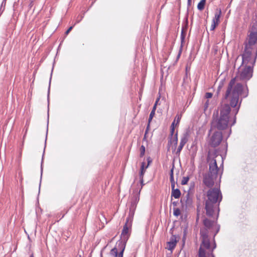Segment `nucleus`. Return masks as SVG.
<instances>
[{
  "label": "nucleus",
  "instance_id": "24",
  "mask_svg": "<svg viewBox=\"0 0 257 257\" xmlns=\"http://www.w3.org/2000/svg\"><path fill=\"white\" fill-rule=\"evenodd\" d=\"M209 105V101L208 99L206 100L204 104V110L206 111Z\"/></svg>",
  "mask_w": 257,
  "mask_h": 257
},
{
  "label": "nucleus",
  "instance_id": "13",
  "mask_svg": "<svg viewBox=\"0 0 257 257\" xmlns=\"http://www.w3.org/2000/svg\"><path fill=\"white\" fill-rule=\"evenodd\" d=\"M172 197H174L176 199L179 198L181 196V192L178 189H173L171 193Z\"/></svg>",
  "mask_w": 257,
  "mask_h": 257
},
{
  "label": "nucleus",
  "instance_id": "28",
  "mask_svg": "<svg viewBox=\"0 0 257 257\" xmlns=\"http://www.w3.org/2000/svg\"><path fill=\"white\" fill-rule=\"evenodd\" d=\"M205 97L206 99H208L212 97V93L211 92H207L205 94Z\"/></svg>",
  "mask_w": 257,
  "mask_h": 257
},
{
  "label": "nucleus",
  "instance_id": "27",
  "mask_svg": "<svg viewBox=\"0 0 257 257\" xmlns=\"http://www.w3.org/2000/svg\"><path fill=\"white\" fill-rule=\"evenodd\" d=\"M148 165H146V163L145 162H143L141 164V170H144V169H147L148 167Z\"/></svg>",
  "mask_w": 257,
  "mask_h": 257
},
{
  "label": "nucleus",
  "instance_id": "45",
  "mask_svg": "<svg viewBox=\"0 0 257 257\" xmlns=\"http://www.w3.org/2000/svg\"><path fill=\"white\" fill-rule=\"evenodd\" d=\"M30 257H34V256H33V254H32V255H31L30 256Z\"/></svg>",
  "mask_w": 257,
  "mask_h": 257
},
{
  "label": "nucleus",
  "instance_id": "20",
  "mask_svg": "<svg viewBox=\"0 0 257 257\" xmlns=\"http://www.w3.org/2000/svg\"><path fill=\"white\" fill-rule=\"evenodd\" d=\"M189 176H185L183 177L182 181H181V184L182 185H186L187 184L189 180Z\"/></svg>",
  "mask_w": 257,
  "mask_h": 257
},
{
  "label": "nucleus",
  "instance_id": "33",
  "mask_svg": "<svg viewBox=\"0 0 257 257\" xmlns=\"http://www.w3.org/2000/svg\"><path fill=\"white\" fill-rule=\"evenodd\" d=\"M147 161H148V164L147 165H148V166L150 165V163L152 162V160H151L150 158H147Z\"/></svg>",
  "mask_w": 257,
  "mask_h": 257
},
{
  "label": "nucleus",
  "instance_id": "26",
  "mask_svg": "<svg viewBox=\"0 0 257 257\" xmlns=\"http://www.w3.org/2000/svg\"><path fill=\"white\" fill-rule=\"evenodd\" d=\"M146 169H144V170L141 169L140 172L139 174L140 179L142 180V178H143L144 175L146 172Z\"/></svg>",
  "mask_w": 257,
  "mask_h": 257
},
{
  "label": "nucleus",
  "instance_id": "15",
  "mask_svg": "<svg viewBox=\"0 0 257 257\" xmlns=\"http://www.w3.org/2000/svg\"><path fill=\"white\" fill-rule=\"evenodd\" d=\"M135 210H136L130 208L128 216L126 219V220H128V222H131L132 223L135 214Z\"/></svg>",
  "mask_w": 257,
  "mask_h": 257
},
{
  "label": "nucleus",
  "instance_id": "6",
  "mask_svg": "<svg viewBox=\"0 0 257 257\" xmlns=\"http://www.w3.org/2000/svg\"><path fill=\"white\" fill-rule=\"evenodd\" d=\"M221 159V156L216 155L215 152H209L207 156V162L209 163V171L203 176V183L208 187H211L214 185V181L217 177L219 169L217 165V160ZM223 162L222 161V164Z\"/></svg>",
  "mask_w": 257,
  "mask_h": 257
},
{
  "label": "nucleus",
  "instance_id": "38",
  "mask_svg": "<svg viewBox=\"0 0 257 257\" xmlns=\"http://www.w3.org/2000/svg\"><path fill=\"white\" fill-rule=\"evenodd\" d=\"M156 107H157L156 104H155L152 110H154V111L155 112L156 110Z\"/></svg>",
  "mask_w": 257,
  "mask_h": 257
},
{
  "label": "nucleus",
  "instance_id": "1",
  "mask_svg": "<svg viewBox=\"0 0 257 257\" xmlns=\"http://www.w3.org/2000/svg\"><path fill=\"white\" fill-rule=\"evenodd\" d=\"M242 99L238 100L236 95L227 96L225 94L222 104L220 108L219 114H213L212 121V128L218 130H227L226 138H228L231 133V126L236 122V115L240 107Z\"/></svg>",
  "mask_w": 257,
  "mask_h": 257
},
{
  "label": "nucleus",
  "instance_id": "4",
  "mask_svg": "<svg viewBox=\"0 0 257 257\" xmlns=\"http://www.w3.org/2000/svg\"><path fill=\"white\" fill-rule=\"evenodd\" d=\"M205 200V210L206 214L212 216L216 212L218 217L219 209V205L222 200V194L218 188L210 189L207 192Z\"/></svg>",
  "mask_w": 257,
  "mask_h": 257
},
{
  "label": "nucleus",
  "instance_id": "22",
  "mask_svg": "<svg viewBox=\"0 0 257 257\" xmlns=\"http://www.w3.org/2000/svg\"><path fill=\"white\" fill-rule=\"evenodd\" d=\"M182 115L181 114H177L176 116L174 121H176V125H178L180 121V119L181 118Z\"/></svg>",
  "mask_w": 257,
  "mask_h": 257
},
{
  "label": "nucleus",
  "instance_id": "43",
  "mask_svg": "<svg viewBox=\"0 0 257 257\" xmlns=\"http://www.w3.org/2000/svg\"><path fill=\"white\" fill-rule=\"evenodd\" d=\"M177 204V202H173V204L174 206H176Z\"/></svg>",
  "mask_w": 257,
  "mask_h": 257
},
{
  "label": "nucleus",
  "instance_id": "12",
  "mask_svg": "<svg viewBox=\"0 0 257 257\" xmlns=\"http://www.w3.org/2000/svg\"><path fill=\"white\" fill-rule=\"evenodd\" d=\"M141 191V189H140L138 194H136L134 196L132 200L131 201V204L130 207V208L136 210L137 204L140 200L139 194Z\"/></svg>",
  "mask_w": 257,
  "mask_h": 257
},
{
  "label": "nucleus",
  "instance_id": "44",
  "mask_svg": "<svg viewBox=\"0 0 257 257\" xmlns=\"http://www.w3.org/2000/svg\"><path fill=\"white\" fill-rule=\"evenodd\" d=\"M43 162V161H42V163ZM41 175L42 174V163L41 164Z\"/></svg>",
  "mask_w": 257,
  "mask_h": 257
},
{
  "label": "nucleus",
  "instance_id": "2",
  "mask_svg": "<svg viewBox=\"0 0 257 257\" xmlns=\"http://www.w3.org/2000/svg\"><path fill=\"white\" fill-rule=\"evenodd\" d=\"M247 62H244L242 57V65L238 69V72L235 78L232 79L228 85L225 94L227 97L236 95L238 100H240L239 96L246 97L248 94L246 85L243 86L238 82L239 81L246 82L249 80L252 76V67L255 62V58H248Z\"/></svg>",
  "mask_w": 257,
  "mask_h": 257
},
{
  "label": "nucleus",
  "instance_id": "47",
  "mask_svg": "<svg viewBox=\"0 0 257 257\" xmlns=\"http://www.w3.org/2000/svg\"><path fill=\"white\" fill-rule=\"evenodd\" d=\"M80 257H81V256H80Z\"/></svg>",
  "mask_w": 257,
  "mask_h": 257
},
{
  "label": "nucleus",
  "instance_id": "9",
  "mask_svg": "<svg viewBox=\"0 0 257 257\" xmlns=\"http://www.w3.org/2000/svg\"><path fill=\"white\" fill-rule=\"evenodd\" d=\"M131 226L132 223L131 222H128V220H126V223L123 226V229L122 230L121 234V240L120 241L124 242L125 244L130 236V228H131Z\"/></svg>",
  "mask_w": 257,
  "mask_h": 257
},
{
  "label": "nucleus",
  "instance_id": "18",
  "mask_svg": "<svg viewBox=\"0 0 257 257\" xmlns=\"http://www.w3.org/2000/svg\"><path fill=\"white\" fill-rule=\"evenodd\" d=\"M188 136L189 135L187 133L184 134L183 136L181 137L180 142L186 144L188 141Z\"/></svg>",
  "mask_w": 257,
  "mask_h": 257
},
{
  "label": "nucleus",
  "instance_id": "3",
  "mask_svg": "<svg viewBox=\"0 0 257 257\" xmlns=\"http://www.w3.org/2000/svg\"><path fill=\"white\" fill-rule=\"evenodd\" d=\"M204 227L200 229V239L201 243L199 249L198 257H215L213 254L216 245L213 239L211 245L209 235L214 233L213 237L219 230V226L215 221H212L206 218L203 220Z\"/></svg>",
  "mask_w": 257,
  "mask_h": 257
},
{
  "label": "nucleus",
  "instance_id": "25",
  "mask_svg": "<svg viewBox=\"0 0 257 257\" xmlns=\"http://www.w3.org/2000/svg\"><path fill=\"white\" fill-rule=\"evenodd\" d=\"M141 153H140V156L143 157L145 155V147L144 146H142L141 147Z\"/></svg>",
  "mask_w": 257,
  "mask_h": 257
},
{
  "label": "nucleus",
  "instance_id": "7",
  "mask_svg": "<svg viewBox=\"0 0 257 257\" xmlns=\"http://www.w3.org/2000/svg\"><path fill=\"white\" fill-rule=\"evenodd\" d=\"M125 245L122 241H118L115 247L110 251V255L113 257H123V253L125 249Z\"/></svg>",
  "mask_w": 257,
  "mask_h": 257
},
{
  "label": "nucleus",
  "instance_id": "14",
  "mask_svg": "<svg viewBox=\"0 0 257 257\" xmlns=\"http://www.w3.org/2000/svg\"><path fill=\"white\" fill-rule=\"evenodd\" d=\"M220 14L221 12L220 11L219 13H216L215 14V16L214 18L212 20V23H213V24H215L216 25H218L219 22V19L220 17Z\"/></svg>",
  "mask_w": 257,
  "mask_h": 257
},
{
  "label": "nucleus",
  "instance_id": "40",
  "mask_svg": "<svg viewBox=\"0 0 257 257\" xmlns=\"http://www.w3.org/2000/svg\"><path fill=\"white\" fill-rule=\"evenodd\" d=\"M171 175L173 176V167L172 168V169L171 170V171H170V176Z\"/></svg>",
  "mask_w": 257,
  "mask_h": 257
},
{
  "label": "nucleus",
  "instance_id": "37",
  "mask_svg": "<svg viewBox=\"0 0 257 257\" xmlns=\"http://www.w3.org/2000/svg\"><path fill=\"white\" fill-rule=\"evenodd\" d=\"M170 181H171V182H175L174 180V177L173 175L170 176Z\"/></svg>",
  "mask_w": 257,
  "mask_h": 257
},
{
  "label": "nucleus",
  "instance_id": "46",
  "mask_svg": "<svg viewBox=\"0 0 257 257\" xmlns=\"http://www.w3.org/2000/svg\"><path fill=\"white\" fill-rule=\"evenodd\" d=\"M79 21H77V22H76V23H79Z\"/></svg>",
  "mask_w": 257,
  "mask_h": 257
},
{
  "label": "nucleus",
  "instance_id": "30",
  "mask_svg": "<svg viewBox=\"0 0 257 257\" xmlns=\"http://www.w3.org/2000/svg\"><path fill=\"white\" fill-rule=\"evenodd\" d=\"M72 28H73V26H71L70 28H69V29L66 31L65 34L68 35L69 33V32L71 31Z\"/></svg>",
  "mask_w": 257,
  "mask_h": 257
},
{
  "label": "nucleus",
  "instance_id": "16",
  "mask_svg": "<svg viewBox=\"0 0 257 257\" xmlns=\"http://www.w3.org/2000/svg\"><path fill=\"white\" fill-rule=\"evenodd\" d=\"M155 114V112H154V110H152L150 114V116H149V120H148V123L147 127V129L146 131V133H147V131L149 130V128L150 127V124L153 117L154 116Z\"/></svg>",
  "mask_w": 257,
  "mask_h": 257
},
{
  "label": "nucleus",
  "instance_id": "5",
  "mask_svg": "<svg viewBox=\"0 0 257 257\" xmlns=\"http://www.w3.org/2000/svg\"><path fill=\"white\" fill-rule=\"evenodd\" d=\"M244 62L248 61V58H255L257 56V23L254 19L249 31L248 42L246 44L244 53L242 55Z\"/></svg>",
  "mask_w": 257,
  "mask_h": 257
},
{
  "label": "nucleus",
  "instance_id": "35",
  "mask_svg": "<svg viewBox=\"0 0 257 257\" xmlns=\"http://www.w3.org/2000/svg\"><path fill=\"white\" fill-rule=\"evenodd\" d=\"M185 145V143H182V142H180V145H179V146H180V148H183Z\"/></svg>",
  "mask_w": 257,
  "mask_h": 257
},
{
  "label": "nucleus",
  "instance_id": "21",
  "mask_svg": "<svg viewBox=\"0 0 257 257\" xmlns=\"http://www.w3.org/2000/svg\"><path fill=\"white\" fill-rule=\"evenodd\" d=\"M173 214L176 216H178L181 214L180 210L178 208H173Z\"/></svg>",
  "mask_w": 257,
  "mask_h": 257
},
{
  "label": "nucleus",
  "instance_id": "31",
  "mask_svg": "<svg viewBox=\"0 0 257 257\" xmlns=\"http://www.w3.org/2000/svg\"><path fill=\"white\" fill-rule=\"evenodd\" d=\"M182 149H183L182 148H180V147L179 146L177 150V153L179 154L180 153V152L181 151V150H182Z\"/></svg>",
  "mask_w": 257,
  "mask_h": 257
},
{
  "label": "nucleus",
  "instance_id": "19",
  "mask_svg": "<svg viewBox=\"0 0 257 257\" xmlns=\"http://www.w3.org/2000/svg\"><path fill=\"white\" fill-rule=\"evenodd\" d=\"M172 143L174 144V145L176 146L178 144V137H177V133L175 134L174 137H173L172 140Z\"/></svg>",
  "mask_w": 257,
  "mask_h": 257
},
{
  "label": "nucleus",
  "instance_id": "29",
  "mask_svg": "<svg viewBox=\"0 0 257 257\" xmlns=\"http://www.w3.org/2000/svg\"><path fill=\"white\" fill-rule=\"evenodd\" d=\"M217 25H215V24H213V23H212V24H211V27H210V30L211 31H213L216 27Z\"/></svg>",
  "mask_w": 257,
  "mask_h": 257
},
{
  "label": "nucleus",
  "instance_id": "11",
  "mask_svg": "<svg viewBox=\"0 0 257 257\" xmlns=\"http://www.w3.org/2000/svg\"><path fill=\"white\" fill-rule=\"evenodd\" d=\"M178 240H177V237L175 235H173L171 236L169 241L167 242V248L169 250L172 251L175 247Z\"/></svg>",
  "mask_w": 257,
  "mask_h": 257
},
{
  "label": "nucleus",
  "instance_id": "41",
  "mask_svg": "<svg viewBox=\"0 0 257 257\" xmlns=\"http://www.w3.org/2000/svg\"><path fill=\"white\" fill-rule=\"evenodd\" d=\"M6 5V0H4L2 3V7L3 6V5Z\"/></svg>",
  "mask_w": 257,
  "mask_h": 257
},
{
  "label": "nucleus",
  "instance_id": "8",
  "mask_svg": "<svg viewBox=\"0 0 257 257\" xmlns=\"http://www.w3.org/2000/svg\"><path fill=\"white\" fill-rule=\"evenodd\" d=\"M222 139V134L219 132H215L210 138V144L216 147L220 144Z\"/></svg>",
  "mask_w": 257,
  "mask_h": 257
},
{
  "label": "nucleus",
  "instance_id": "23",
  "mask_svg": "<svg viewBox=\"0 0 257 257\" xmlns=\"http://www.w3.org/2000/svg\"><path fill=\"white\" fill-rule=\"evenodd\" d=\"M176 121L174 120V121L172 123L171 126V134L172 136L173 135V134L174 133L175 131V125Z\"/></svg>",
  "mask_w": 257,
  "mask_h": 257
},
{
  "label": "nucleus",
  "instance_id": "10",
  "mask_svg": "<svg viewBox=\"0 0 257 257\" xmlns=\"http://www.w3.org/2000/svg\"><path fill=\"white\" fill-rule=\"evenodd\" d=\"M181 202L182 204L183 207L185 206L186 208L191 206L192 200L189 193H187L185 196L182 197Z\"/></svg>",
  "mask_w": 257,
  "mask_h": 257
},
{
  "label": "nucleus",
  "instance_id": "17",
  "mask_svg": "<svg viewBox=\"0 0 257 257\" xmlns=\"http://www.w3.org/2000/svg\"><path fill=\"white\" fill-rule=\"evenodd\" d=\"M206 0H201L197 5V8L199 10H203L204 8Z\"/></svg>",
  "mask_w": 257,
  "mask_h": 257
},
{
  "label": "nucleus",
  "instance_id": "34",
  "mask_svg": "<svg viewBox=\"0 0 257 257\" xmlns=\"http://www.w3.org/2000/svg\"><path fill=\"white\" fill-rule=\"evenodd\" d=\"M140 183L141 184V188H142L143 186L144 185V180H143V178H142V180L141 179H140Z\"/></svg>",
  "mask_w": 257,
  "mask_h": 257
},
{
  "label": "nucleus",
  "instance_id": "32",
  "mask_svg": "<svg viewBox=\"0 0 257 257\" xmlns=\"http://www.w3.org/2000/svg\"><path fill=\"white\" fill-rule=\"evenodd\" d=\"M175 182H171L172 190H173V189H175Z\"/></svg>",
  "mask_w": 257,
  "mask_h": 257
},
{
  "label": "nucleus",
  "instance_id": "42",
  "mask_svg": "<svg viewBox=\"0 0 257 257\" xmlns=\"http://www.w3.org/2000/svg\"><path fill=\"white\" fill-rule=\"evenodd\" d=\"M159 98H157V99L156 100V102H155V104H156V105H157V103L158 102V101H159Z\"/></svg>",
  "mask_w": 257,
  "mask_h": 257
},
{
  "label": "nucleus",
  "instance_id": "39",
  "mask_svg": "<svg viewBox=\"0 0 257 257\" xmlns=\"http://www.w3.org/2000/svg\"><path fill=\"white\" fill-rule=\"evenodd\" d=\"M191 1L192 0H188L187 1V4L188 6H190L191 5Z\"/></svg>",
  "mask_w": 257,
  "mask_h": 257
},
{
  "label": "nucleus",
  "instance_id": "36",
  "mask_svg": "<svg viewBox=\"0 0 257 257\" xmlns=\"http://www.w3.org/2000/svg\"><path fill=\"white\" fill-rule=\"evenodd\" d=\"M185 145V143H182V142H180V145H179V146H180V148H183Z\"/></svg>",
  "mask_w": 257,
  "mask_h": 257
}]
</instances>
